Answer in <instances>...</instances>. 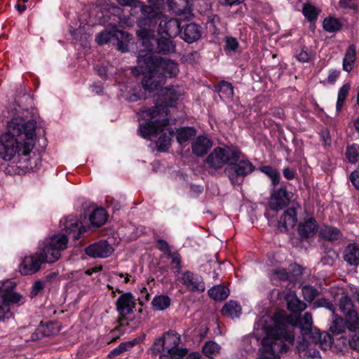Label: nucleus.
Masks as SVG:
<instances>
[{
	"mask_svg": "<svg viewBox=\"0 0 359 359\" xmlns=\"http://www.w3.org/2000/svg\"><path fill=\"white\" fill-rule=\"evenodd\" d=\"M296 57L299 62H309L311 57V54L308 48H303L299 53H297Z\"/></svg>",
	"mask_w": 359,
	"mask_h": 359,
	"instance_id": "nucleus-52",
	"label": "nucleus"
},
{
	"mask_svg": "<svg viewBox=\"0 0 359 359\" xmlns=\"http://www.w3.org/2000/svg\"><path fill=\"white\" fill-rule=\"evenodd\" d=\"M181 335L174 330H170L154 341L152 349L160 353L158 359H183L189 351L181 346Z\"/></svg>",
	"mask_w": 359,
	"mask_h": 359,
	"instance_id": "nucleus-5",
	"label": "nucleus"
},
{
	"mask_svg": "<svg viewBox=\"0 0 359 359\" xmlns=\"http://www.w3.org/2000/svg\"><path fill=\"white\" fill-rule=\"evenodd\" d=\"M302 13L304 17L309 21L315 20L319 14L317 8L309 4H304L302 8Z\"/></svg>",
	"mask_w": 359,
	"mask_h": 359,
	"instance_id": "nucleus-42",
	"label": "nucleus"
},
{
	"mask_svg": "<svg viewBox=\"0 0 359 359\" xmlns=\"http://www.w3.org/2000/svg\"><path fill=\"white\" fill-rule=\"evenodd\" d=\"M351 182L356 189H359V170L351 172L349 177Z\"/></svg>",
	"mask_w": 359,
	"mask_h": 359,
	"instance_id": "nucleus-55",
	"label": "nucleus"
},
{
	"mask_svg": "<svg viewBox=\"0 0 359 359\" xmlns=\"http://www.w3.org/2000/svg\"><path fill=\"white\" fill-rule=\"evenodd\" d=\"M318 230V224L313 217H309L298 225V233L302 238H309L313 237Z\"/></svg>",
	"mask_w": 359,
	"mask_h": 359,
	"instance_id": "nucleus-24",
	"label": "nucleus"
},
{
	"mask_svg": "<svg viewBox=\"0 0 359 359\" xmlns=\"http://www.w3.org/2000/svg\"><path fill=\"white\" fill-rule=\"evenodd\" d=\"M346 156L351 163H355L359 161V146L353 144L348 146Z\"/></svg>",
	"mask_w": 359,
	"mask_h": 359,
	"instance_id": "nucleus-43",
	"label": "nucleus"
},
{
	"mask_svg": "<svg viewBox=\"0 0 359 359\" xmlns=\"http://www.w3.org/2000/svg\"><path fill=\"white\" fill-rule=\"evenodd\" d=\"M141 11L143 15L137 22L139 29L137 31V35L142 41L145 50L140 54L151 53L152 50L161 54H169L175 51V44L173 41L164 36L155 39V32L156 29L157 18L160 15L158 8L151 6V5L142 6Z\"/></svg>",
	"mask_w": 359,
	"mask_h": 359,
	"instance_id": "nucleus-3",
	"label": "nucleus"
},
{
	"mask_svg": "<svg viewBox=\"0 0 359 359\" xmlns=\"http://www.w3.org/2000/svg\"><path fill=\"white\" fill-rule=\"evenodd\" d=\"M354 127L355 130L359 132V117L355 121Z\"/></svg>",
	"mask_w": 359,
	"mask_h": 359,
	"instance_id": "nucleus-64",
	"label": "nucleus"
},
{
	"mask_svg": "<svg viewBox=\"0 0 359 359\" xmlns=\"http://www.w3.org/2000/svg\"><path fill=\"white\" fill-rule=\"evenodd\" d=\"M242 156L241 151L235 147H217L208 155L206 163L214 170L221 168L226 164H232Z\"/></svg>",
	"mask_w": 359,
	"mask_h": 359,
	"instance_id": "nucleus-9",
	"label": "nucleus"
},
{
	"mask_svg": "<svg viewBox=\"0 0 359 359\" xmlns=\"http://www.w3.org/2000/svg\"><path fill=\"white\" fill-rule=\"evenodd\" d=\"M283 173L284 177L288 180H291L294 179L295 172L293 170L290 169L289 168H285L283 170Z\"/></svg>",
	"mask_w": 359,
	"mask_h": 359,
	"instance_id": "nucleus-58",
	"label": "nucleus"
},
{
	"mask_svg": "<svg viewBox=\"0 0 359 359\" xmlns=\"http://www.w3.org/2000/svg\"><path fill=\"white\" fill-rule=\"evenodd\" d=\"M323 28L329 32H334L340 29V24L335 18H326L323 21Z\"/></svg>",
	"mask_w": 359,
	"mask_h": 359,
	"instance_id": "nucleus-47",
	"label": "nucleus"
},
{
	"mask_svg": "<svg viewBox=\"0 0 359 359\" xmlns=\"http://www.w3.org/2000/svg\"><path fill=\"white\" fill-rule=\"evenodd\" d=\"M100 270H101V268H100V267H99V268H97V267L92 268V269H88V270L86 271V273L87 275H88V276H90V275H92L93 273H95V272H97V271H100Z\"/></svg>",
	"mask_w": 359,
	"mask_h": 359,
	"instance_id": "nucleus-62",
	"label": "nucleus"
},
{
	"mask_svg": "<svg viewBox=\"0 0 359 359\" xmlns=\"http://www.w3.org/2000/svg\"><path fill=\"white\" fill-rule=\"evenodd\" d=\"M168 122L170 120L168 119ZM169 123L163 129L158 130L155 134L151 135L149 137H144L145 139H151L152 137L156 136L159 133H162V135L158 138L156 142V146L159 151H165L168 149V146L170 144L171 137L173 135V131L170 130L168 128Z\"/></svg>",
	"mask_w": 359,
	"mask_h": 359,
	"instance_id": "nucleus-26",
	"label": "nucleus"
},
{
	"mask_svg": "<svg viewBox=\"0 0 359 359\" xmlns=\"http://www.w3.org/2000/svg\"><path fill=\"white\" fill-rule=\"evenodd\" d=\"M297 222V212L294 208H287L282 215L279 221L285 231L292 228Z\"/></svg>",
	"mask_w": 359,
	"mask_h": 359,
	"instance_id": "nucleus-29",
	"label": "nucleus"
},
{
	"mask_svg": "<svg viewBox=\"0 0 359 359\" xmlns=\"http://www.w3.org/2000/svg\"><path fill=\"white\" fill-rule=\"evenodd\" d=\"M339 72L337 70H332L330 72V74L327 77V81L330 83H333L339 77Z\"/></svg>",
	"mask_w": 359,
	"mask_h": 359,
	"instance_id": "nucleus-59",
	"label": "nucleus"
},
{
	"mask_svg": "<svg viewBox=\"0 0 359 359\" xmlns=\"http://www.w3.org/2000/svg\"><path fill=\"white\" fill-rule=\"evenodd\" d=\"M200 36L199 27L195 23H190L184 27L182 38L190 43L198 40Z\"/></svg>",
	"mask_w": 359,
	"mask_h": 359,
	"instance_id": "nucleus-31",
	"label": "nucleus"
},
{
	"mask_svg": "<svg viewBox=\"0 0 359 359\" xmlns=\"http://www.w3.org/2000/svg\"><path fill=\"white\" fill-rule=\"evenodd\" d=\"M44 287V283L43 281L37 280L36 281L32 287V290L31 292L32 296H36L39 292H41Z\"/></svg>",
	"mask_w": 359,
	"mask_h": 359,
	"instance_id": "nucleus-54",
	"label": "nucleus"
},
{
	"mask_svg": "<svg viewBox=\"0 0 359 359\" xmlns=\"http://www.w3.org/2000/svg\"><path fill=\"white\" fill-rule=\"evenodd\" d=\"M222 313L232 318H237L241 313V307L236 302L229 301L224 306Z\"/></svg>",
	"mask_w": 359,
	"mask_h": 359,
	"instance_id": "nucleus-35",
	"label": "nucleus"
},
{
	"mask_svg": "<svg viewBox=\"0 0 359 359\" xmlns=\"http://www.w3.org/2000/svg\"><path fill=\"white\" fill-rule=\"evenodd\" d=\"M344 259L350 265H359V245L348 244L344 250Z\"/></svg>",
	"mask_w": 359,
	"mask_h": 359,
	"instance_id": "nucleus-28",
	"label": "nucleus"
},
{
	"mask_svg": "<svg viewBox=\"0 0 359 359\" xmlns=\"http://www.w3.org/2000/svg\"><path fill=\"white\" fill-rule=\"evenodd\" d=\"M95 40L99 45L108 43L117 45L119 50L126 52L128 50L127 43L130 41V35L126 32L113 28L99 33L96 36Z\"/></svg>",
	"mask_w": 359,
	"mask_h": 359,
	"instance_id": "nucleus-11",
	"label": "nucleus"
},
{
	"mask_svg": "<svg viewBox=\"0 0 359 359\" xmlns=\"http://www.w3.org/2000/svg\"><path fill=\"white\" fill-rule=\"evenodd\" d=\"M290 196L285 188L281 187L271 194L269 206L271 209L278 210L287 205Z\"/></svg>",
	"mask_w": 359,
	"mask_h": 359,
	"instance_id": "nucleus-22",
	"label": "nucleus"
},
{
	"mask_svg": "<svg viewBox=\"0 0 359 359\" xmlns=\"http://www.w3.org/2000/svg\"><path fill=\"white\" fill-rule=\"evenodd\" d=\"M138 67L154 68L158 72L168 77L177 76L179 72L177 64L170 60L162 59L154 56L151 53L139 54L137 56Z\"/></svg>",
	"mask_w": 359,
	"mask_h": 359,
	"instance_id": "nucleus-8",
	"label": "nucleus"
},
{
	"mask_svg": "<svg viewBox=\"0 0 359 359\" xmlns=\"http://www.w3.org/2000/svg\"><path fill=\"white\" fill-rule=\"evenodd\" d=\"M175 278L191 292H203L205 289L203 278L189 271L177 274Z\"/></svg>",
	"mask_w": 359,
	"mask_h": 359,
	"instance_id": "nucleus-15",
	"label": "nucleus"
},
{
	"mask_svg": "<svg viewBox=\"0 0 359 359\" xmlns=\"http://www.w3.org/2000/svg\"><path fill=\"white\" fill-rule=\"evenodd\" d=\"M135 305V299L130 292L124 293L117 299L116 306L120 316L118 320L119 325L116 330L128 325L126 316L133 313Z\"/></svg>",
	"mask_w": 359,
	"mask_h": 359,
	"instance_id": "nucleus-12",
	"label": "nucleus"
},
{
	"mask_svg": "<svg viewBox=\"0 0 359 359\" xmlns=\"http://www.w3.org/2000/svg\"><path fill=\"white\" fill-rule=\"evenodd\" d=\"M244 0H219V3L222 6H232L233 4H239Z\"/></svg>",
	"mask_w": 359,
	"mask_h": 359,
	"instance_id": "nucleus-60",
	"label": "nucleus"
},
{
	"mask_svg": "<svg viewBox=\"0 0 359 359\" xmlns=\"http://www.w3.org/2000/svg\"><path fill=\"white\" fill-rule=\"evenodd\" d=\"M168 6L176 14L181 15L189 9V0H168Z\"/></svg>",
	"mask_w": 359,
	"mask_h": 359,
	"instance_id": "nucleus-37",
	"label": "nucleus"
},
{
	"mask_svg": "<svg viewBox=\"0 0 359 359\" xmlns=\"http://www.w3.org/2000/svg\"><path fill=\"white\" fill-rule=\"evenodd\" d=\"M196 135V130L193 128H182L177 131V140L182 144L188 142L191 138Z\"/></svg>",
	"mask_w": 359,
	"mask_h": 359,
	"instance_id": "nucleus-38",
	"label": "nucleus"
},
{
	"mask_svg": "<svg viewBox=\"0 0 359 359\" xmlns=\"http://www.w3.org/2000/svg\"><path fill=\"white\" fill-rule=\"evenodd\" d=\"M308 339H302L298 341L296 347L297 353L300 359H321L319 351L311 347L308 343Z\"/></svg>",
	"mask_w": 359,
	"mask_h": 359,
	"instance_id": "nucleus-23",
	"label": "nucleus"
},
{
	"mask_svg": "<svg viewBox=\"0 0 359 359\" xmlns=\"http://www.w3.org/2000/svg\"><path fill=\"white\" fill-rule=\"evenodd\" d=\"M107 219V213L105 210L103 208L95 210L90 216L91 224L95 226H102L106 222Z\"/></svg>",
	"mask_w": 359,
	"mask_h": 359,
	"instance_id": "nucleus-36",
	"label": "nucleus"
},
{
	"mask_svg": "<svg viewBox=\"0 0 359 359\" xmlns=\"http://www.w3.org/2000/svg\"><path fill=\"white\" fill-rule=\"evenodd\" d=\"M302 294L304 299L311 302L316 297L318 292L314 287L306 285L302 288Z\"/></svg>",
	"mask_w": 359,
	"mask_h": 359,
	"instance_id": "nucleus-49",
	"label": "nucleus"
},
{
	"mask_svg": "<svg viewBox=\"0 0 359 359\" xmlns=\"http://www.w3.org/2000/svg\"><path fill=\"white\" fill-rule=\"evenodd\" d=\"M117 1L122 6L136 8L140 5L138 0H117Z\"/></svg>",
	"mask_w": 359,
	"mask_h": 359,
	"instance_id": "nucleus-56",
	"label": "nucleus"
},
{
	"mask_svg": "<svg viewBox=\"0 0 359 359\" xmlns=\"http://www.w3.org/2000/svg\"><path fill=\"white\" fill-rule=\"evenodd\" d=\"M287 309L293 313L300 312L306 308V304L299 300L297 296L290 292L286 296Z\"/></svg>",
	"mask_w": 359,
	"mask_h": 359,
	"instance_id": "nucleus-33",
	"label": "nucleus"
},
{
	"mask_svg": "<svg viewBox=\"0 0 359 359\" xmlns=\"http://www.w3.org/2000/svg\"><path fill=\"white\" fill-rule=\"evenodd\" d=\"M212 146L211 140L205 136H198L191 144L192 151L198 156L206 154Z\"/></svg>",
	"mask_w": 359,
	"mask_h": 359,
	"instance_id": "nucleus-25",
	"label": "nucleus"
},
{
	"mask_svg": "<svg viewBox=\"0 0 359 359\" xmlns=\"http://www.w3.org/2000/svg\"><path fill=\"white\" fill-rule=\"evenodd\" d=\"M36 122L29 120L25 123L18 119H12L8 123V130L0 136V156L6 161H11L15 155L19 157L20 167L33 170L40 163L35 156L29 155L35 144L34 137Z\"/></svg>",
	"mask_w": 359,
	"mask_h": 359,
	"instance_id": "nucleus-1",
	"label": "nucleus"
},
{
	"mask_svg": "<svg viewBox=\"0 0 359 359\" xmlns=\"http://www.w3.org/2000/svg\"><path fill=\"white\" fill-rule=\"evenodd\" d=\"M254 165L247 159H241L229 165V167L225 170L232 184H239L237 178L245 177L250 174L254 170Z\"/></svg>",
	"mask_w": 359,
	"mask_h": 359,
	"instance_id": "nucleus-14",
	"label": "nucleus"
},
{
	"mask_svg": "<svg viewBox=\"0 0 359 359\" xmlns=\"http://www.w3.org/2000/svg\"><path fill=\"white\" fill-rule=\"evenodd\" d=\"M168 258L171 259V266L172 269L174 272L175 276H177V274H180L182 269V258L179 253L177 252H168V255H167Z\"/></svg>",
	"mask_w": 359,
	"mask_h": 359,
	"instance_id": "nucleus-40",
	"label": "nucleus"
},
{
	"mask_svg": "<svg viewBox=\"0 0 359 359\" xmlns=\"http://www.w3.org/2000/svg\"><path fill=\"white\" fill-rule=\"evenodd\" d=\"M209 296L216 300L222 301L226 299L229 294V289L224 286L216 285L208 290Z\"/></svg>",
	"mask_w": 359,
	"mask_h": 359,
	"instance_id": "nucleus-34",
	"label": "nucleus"
},
{
	"mask_svg": "<svg viewBox=\"0 0 359 359\" xmlns=\"http://www.w3.org/2000/svg\"><path fill=\"white\" fill-rule=\"evenodd\" d=\"M86 253L94 258H104L110 256L114 252L112 246L105 241H102L88 246Z\"/></svg>",
	"mask_w": 359,
	"mask_h": 359,
	"instance_id": "nucleus-19",
	"label": "nucleus"
},
{
	"mask_svg": "<svg viewBox=\"0 0 359 359\" xmlns=\"http://www.w3.org/2000/svg\"><path fill=\"white\" fill-rule=\"evenodd\" d=\"M43 263L41 259L34 255L25 257L19 266V271L22 275H32L39 271L41 264Z\"/></svg>",
	"mask_w": 359,
	"mask_h": 359,
	"instance_id": "nucleus-17",
	"label": "nucleus"
},
{
	"mask_svg": "<svg viewBox=\"0 0 359 359\" xmlns=\"http://www.w3.org/2000/svg\"><path fill=\"white\" fill-rule=\"evenodd\" d=\"M358 328V323L355 320L352 321L349 318L344 320L340 317H336L330 327V332L333 334H343L348 329V332H353Z\"/></svg>",
	"mask_w": 359,
	"mask_h": 359,
	"instance_id": "nucleus-21",
	"label": "nucleus"
},
{
	"mask_svg": "<svg viewBox=\"0 0 359 359\" xmlns=\"http://www.w3.org/2000/svg\"><path fill=\"white\" fill-rule=\"evenodd\" d=\"M337 294L339 297V309L344 313L346 318L353 320L357 316L356 312L353 309V304L348 297L347 292L344 289L338 290Z\"/></svg>",
	"mask_w": 359,
	"mask_h": 359,
	"instance_id": "nucleus-20",
	"label": "nucleus"
},
{
	"mask_svg": "<svg viewBox=\"0 0 359 359\" xmlns=\"http://www.w3.org/2000/svg\"><path fill=\"white\" fill-rule=\"evenodd\" d=\"M356 59V47L354 44L350 45L345 53L343 59V69L350 72L353 67Z\"/></svg>",
	"mask_w": 359,
	"mask_h": 359,
	"instance_id": "nucleus-32",
	"label": "nucleus"
},
{
	"mask_svg": "<svg viewBox=\"0 0 359 359\" xmlns=\"http://www.w3.org/2000/svg\"><path fill=\"white\" fill-rule=\"evenodd\" d=\"M144 74L142 81L143 88L149 91H154L165 82V76L158 72L154 68H144L139 67Z\"/></svg>",
	"mask_w": 359,
	"mask_h": 359,
	"instance_id": "nucleus-13",
	"label": "nucleus"
},
{
	"mask_svg": "<svg viewBox=\"0 0 359 359\" xmlns=\"http://www.w3.org/2000/svg\"><path fill=\"white\" fill-rule=\"evenodd\" d=\"M219 346L213 341H209L205 343L203 346V353L210 358H212L219 351Z\"/></svg>",
	"mask_w": 359,
	"mask_h": 359,
	"instance_id": "nucleus-45",
	"label": "nucleus"
},
{
	"mask_svg": "<svg viewBox=\"0 0 359 359\" xmlns=\"http://www.w3.org/2000/svg\"><path fill=\"white\" fill-rule=\"evenodd\" d=\"M347 342L352 349L359 351V332H356L355 330L348 332Z\"/></svg>",
	"mask_w": 359,
	"mask_h": 359,
	"instance_id": "nucleus-50",
	"label": "nucleus"
},
{
	"mask_svg": "<svg viewBox=\"0 0 359 359\" xmlns=\"http://www.w3.org/2000/svg\"><path fill=\"white\" fill-rule=\"evenodd\" d=\"M288 278V273L284 269L273 270L270 273V279L273 284H277L278 281L286 280Z\"/></svg>",
	"mask_w": 359,
	"mask_h": 359,
	"instance_id": "nucleus-46",
	"label": "nucleus"
},
{
	"mask_svg": "<svg viewBox=\"0 0 359 359\" xmlns=\"http://www.w3.org/2000/svg\"><path fill=\"white\" fill-rule=\"evenodd\" d=\"M350 88H351V85L349 83H345L339 90L337 101V104H336V109L337 111L341 110L342 105L348 95Z\"/></svg>",
	"mask_w": 359,
	"mask_h": 359,
	"instance_id": "nucleus-41",
	"label": "nucleus"
},
{
	"mask_svg": "<svg viewBox=\"0 0 359 359\" xmlns=\"http://www.w3.org/2000/svg\"><path fill=\"white\" fill-rule=\"evenodd\" d=\"M183 94L184 89L180 86L161 89V99L158 100L160 102L153 107L144 109L138 112L139 119L145 121L144 123L140 124L138 129L142 137H149L168 125V108L174 107Z\"/></svg>",
	"mask_w": 359,
	"mask_h": 359,
	"instance_id": "nucleus-2",
	"label": "nucleus"
},
{
	"mask_svg": "<svg viewBox=\"0 0 359 359\" xmlns=\"http://www.w3.org/2000/svg\"><path fill=\"white\" fill-rule=\"evenodd\" d=\"M15 287V283L8 282L0 290V322L12 317L10 305L20 302L22 299L20 294L13 291Z\"/></svg>",
	"mask_w": 359,
	"mask_h": 359,
	"instance_id": "nucleus-10",
	"label": "nucleus"
},
{
	"mask_svg": "<svg viewBox=\"0 0 359 359\" xmlns=\"http://www.w3.org/2000/svg\"><path fill=\"white\" fill-rule=\"evenodd\" d=\"M187 359H201V355L199 353L194 352L190 353Z\"/></svg>",
	"mask_w": 359,
	"mask_h": 359,
	"instance_id": "nucleus-61",
	"label": "nucleus"
},
{
	"mask_svg": "<svg viewBox=\"0 0 359 359\" xmlns=\"http://www.w3.org/2000/svg\"><path fill=\"white\" fill-rule=\"evenodd\" d=\"M158 248L161 251L164 252L167 255H168V252H171L170 246L168 243L164 240H158Z\"/></svg>",
	"mask_w": 359,
	"mask_h": 359,
	"instance_id": "nucleus-57",
	"label": "nucleus"
},
{
	"mask_svg": "<svg viewBox=\"0 0 359 359\" xmlns=\"http://www.w3.org/2000/svg\"><path fill=\"white\" fill-rule=\"evenodd\" d=\"M261 170L271 180L273 186H276L279 183L280 174L277 170L271 166L266 165L262 167Z\"/></svg>",
	"mask_w": 359,
	"mask_h": 359,
	"instance_id": "nucleus-44",
	"label": "nucleus"
},
{
	"mask_svg": "<svg viewBox=\"0 0 359 359\" xmlns=\"http://www.w3.org/2000/svg\"><path fill=\"white\" fill-rule=\"evenodd\" d=\"M319 236L329 241H334L341 238L342 233L339 229L331 226H323L318 232Z\"/></svg>",
	"mask_w": 359,
	"mask_h": 359,
	"instance_id": "nucleus-30",
	"label": "nucleus"
},
{
	"mask_svg": "<svg viewBox=\"0 0 359 359\" xmlns=\"http://www.w3.org/2000/svg\"><path fill=\"white\" fill-rule=\"evenodd\" d=\"M152 6L158 8L159 11H161L158 7L154 6ZM161 11H160V15L156 20L157 22L158 20H160V21L156 31H157L158 34L164 33L170 38L177 36L180 32V20L177 18H168L165 17L161 18Z\"/></svg>",
	"mask_w": 359,
	"mask_h": 359,
	"instance_id": "nucleus-16",
	"label": "nucleus"
},
{
	"mask_svg": "<svg viewBox=\"0 0 359 359\" xmlns=\"http://www.w3.org/2000/svg\"><path fill=\"white\" fill-rule=\"evenodd\" d=\"M170 299L167 295L156 296L152 300V306L155 310L163 311L170 305Z\"/></svg>",
	"mask_w": 359,
	"mask_h": 359,
	"instance_id": "nucleus-39",
	"label": "nucleus"
},
{
	"mask_svg": "<svg viewBox=\"0 0 359 359\" xmlns=\"http://www.w3.org/2000/svg\"><path fill=\"white\" fill-rule=\"evenodd\" d=\"M238 46V43L235 38L228 37L226 39L225 49L228 51H234Z\"/></svg>",
	"mask_w": 359,
	"mask_h": 359,
	"instance_id": "nucleus-53",
	"label": "nucleus"
},
{
	"mask_svg": "<svg viewBox=\"0 0 359 359\" xmlns=\"http://www.w3.org/2000/svg\"><path fill=\"white\" fill-rule=\"evenodd\" d=\"M219 92L224 94L227 97H231L233 94L232 85L226 81H221L219 86Z\"/></svg>",
	"mask_w": 359,
	"mask_h": 359,
	"instance_id": "nucleus-51",
	"label": "nucleus"
},
{
	"mask_svg": "<svg viewBox=\"0 0 359 359\" xmlns=\"http://www.w3.org/2000/svg\"><path fill=\"white\" fill-rule=\"evenodd\" d=\"M132 344L130 342L121 343L116 348L111 350L108 354L107 357L109 358H114L119 355H121L124 351H127L128 347H131Z\"/></svg>",
	"mask_w": 359,
	"mask_h": 359,
	"instance_id": "nucleus-48",
	"label": "nucleus"
},
{
	"mask_svg": "<svg viewBox=\"0 0 359 359\" xmlns=\"http://www.w3.org/2000/svg\"><path fill=\"white\" fill-rule=\"evenodd\" d=\"M68 245V238L65 234H56L46 238L40 244L36 255L43 263L52 264L61 257V251L65 250Z\"/></svg>",
	"mask_w": 359,
	"mask_h": 359,
	"instance_id": "nucleus-7",
	"label": "nucleus"
},
{
	"mask_svg": "<svg viewBox=\"0 0 359 359\" xmlns=\"http://www.w3.org/2000/svg\"><path fill=\"white\" fill-rule=\"evenodd\" d=\"M60 227L67 233H72L75 239H79L85 231V228L75 216H68L60 221Z\"/></svg>",
	"mask_w": 359,
	"mask_h": 359,
	"instance_id": "nucleus-18",
	"label": "nucleus"
},
{
	"mask_svg": "<svg viewBox=\"0 0 359 359\" xmlns=\"http://www.w3.org/2000/svg\"><path fill=\"white\" fill-rule=\"evenodd\" d=\"M59 332L58 326L53 322L41 323L34 334H32V339L37 340L44 337H49Z\"/></svg>",
	"mask_w": 359,
	"mask_h": 359,
	"instance_id": "nucleus-27",
	"label": "nucleus"
},
{
	"mask_svg": "<svg viewBox=\"0 0 359 359\" xmlns=\"http://www.w3.org/2000/svg\"><path fill=\"white\" fill-rule=\"evenodd\" d=\"M15 8H16V9H17L20 13H22V12H24V11L26 10L27 7H26V6H25V5H20V4H17V5L15 6Z\"/></svg>",
	"mask_w": 359,
	"mask_h": 359,
	"instance_id": "nucleus-63",
	"label": "nucleus"
},
{
	"mask_svg": "<svg viewBox=\"0 0 359 359\" xmlns=\"http://www.w3.org/2000/svg\"><path fill=\"white\" fill-rule=\"evenodd\" d=\"M283 330L284 327H280L279 333L278 330L275 329L272 330L269 337L262 339V355L258 359H280L275 353H285L288 351L289 347L285 341L292 344L294 335L290 333H285Z\"/></svg>",
	"mask_w": 359,
	"mask_h": 359,
	"instance_id": "nucleus-6",
	"label": "nucleus"
},
{
	"mask_svg": "<svg viewBox=\"0 0 359 359\" xmlns=\"http://www.w3.org/2000/svg\"><path fill=\"white\" fill-rule=\"evenodd\" d=\"M285 323L290 324L293 327L298 326L302 335V339H308L313 344H320L323 350H327L331 347L332 337L327 332H320L318 329L313 327V319L311 313L306 312L298 320H294L292 316H286L285 313H280V325H276L274 327L269 330L266 332V337H269L272 330L277 329L280 333V327H284V332L294 334L288 330Z\"/></svg>",
	"mask_w": 359,
	"mask_h": 359,
	"instance_id": "nucleus-4",
	"label": "nucleus"
}]
</instances>
